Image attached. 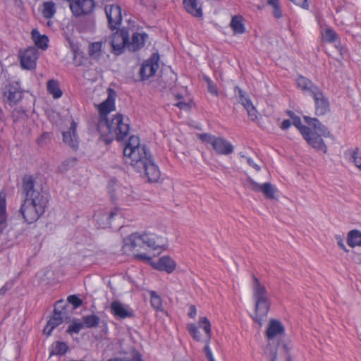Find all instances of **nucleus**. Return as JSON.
I'll return each instance as SVG.
<instances>
[{
  "mask_svg": "<svg viewBox=\"0 0 361 361\" xmlns=\"http://www.w3.org/2000/svg\"><path fill=\"white\" fill-rule=\"evenodd\" d=\"M108 97L98 105L100 120L97 130L101 137L106 143H110L115 138L118 141L123 140L130 130L128 118H124L122 114H116L111 121L106 118L107 115L114 110L116 93L109 89Z\"/></svg>",
  "mask_w": 361,
  "mask_h": 361,
  "instance_id": "f257e3e1",
  "label": "nucleus"
},
{
  "mask_svg": "<svg viewBox=\"0 0 361 361\" xmlns=\"http://www.w3.org/2000/svg\"><path fill=\"white\" fill-rule=\"evenodd\" d=\"M22 193L24 200L20 212L27 224L35 222L44 212L49 202L48 193L30 175L23 178Z\"/></svg>",
  "mask_w": 361,
  "mask_h": 361,
  "instance_id": "f03ea898",
  "label": "nucleus"
},
{
  "mask_svg": "<svg viewBox=\"0 0 361 361\" xmlns=\"http://www.w3.org/2000/svg\"><path fill=\"white\" fill-rule=\"evenodd\" d=\"M123 243V253L128 254L131 252L136 259L142 262H151V257L141 250H145L147 248L153 250L164 249L166 247V239L154 233H136L124 239Z\"/></svg>",
  "mask_w": 361,
  "mask_h": 361,
  "instance_id": "7ed1b4c3",
  "label": "nucleus"
},
{
  "mask_svg": "<svg viewBox=\"0 0 361 361\" xmlns=\"http://www.w3.org/2000/svg\"><path fill=\"white\" fill-rule=\"evenodd\" d=\"M305 121L311 127V129L304 135L303 138L312 148L322 151L323 153L328 152V148L323 137L334 139V136L328 128L324 126L317 118L304 116Z\"/></svg>",
  "mask_w": 361,
  "mask_h": 361,
  "instance_id": "20e7f679",
  "label": "nucleus"
},
{
  "mask_svg": "<svg viewBox=\"0 0 361 361\" xmlns=\"http://www.w3.org/2000/svg\"><path fill=\"white\" fill-rule=\"evenodd\" d=\"M187 330L191 337L197 342L205 343L204 352L209 361H215L210 348V341L212 336V324L207 317H200L198 324L190 323L187 325Z\"/></svg>",
  "mask_w": 361,
  "mask_h": 361,
  "instance_id": "39448f33",
  "label": "nucleus"
},
{
  "mask_svg": "<svg viewBox=\"0 0 361 361\" xmlns=\"http://www.w3.org/2000/svg\"><path fill=\"white\" fill-rule=\"evenodd\" d=\"M252 288L253 290V297L255 300V310L253 319L262 325L269 311L270 302L267 297L264 285L262 284L259 280L254 275H252Z\"/></svg>",
  "mask_w": 361,
  "mask_h": 361,
  "instance_id": "423d86ee",
  "label": "nucleus"
},
{
  "mask_svg": "<svg viewBox=\"0 0 361 361\" xmlns=\"http://www.w3.org/2000/svg\"><path fill=\"white\" fill-rule=\"evenodd\" d=\"M149 153L145 145L140 144V139L135 135L129 137L126 145L123 149V155L126 162L133 165L143 157L146 159V155Z\"/></svg>",
  "mask_w": 361,
  "mask_h": 361,
  "instance_id": "0eeeda50",
  "label": "nucleus"
},
{
  "mask_svg": "<svg viewBox=\"0 0 361 361\" xmlns=\"http://www.w3.org/2000/svg\"><path fill=\"white\" fill-rule=\"evenodd\" d=\"M67 305L63 300H58L55 305L52 315L48 320L43 332L47 336H50L57 326L61 325L65 319L67 318Z\"/></svg>",
  "mask_w": 361,
  "mask_h": 361,
  "instance_id": "6e6552de",
  "label": "nucleus"
},
{
  "mask_svg": "<svg viewBox=\"0 0 361 361\" xmlns=\"http://www.w3.org/2000/svg\"><path fill=\"white\" fill-rule=\"evenodd\" d=\"M132 166L138 172H145L149 182H157L160 178V171L152 159L150 152L146 155V159L143 157L134 162Z\"/></svg>",
  "mask_w": 361,
  "mask_h": 361,
  "instance_id": "1a4fd4ad",
  "label": "nucleus"
},
{
  "mask_svg": "<svg viewBox=\"0 0 361 361\" xmlns=\"http://www.w3.org/2000/svg\"><path fill=\"white\" fill-rule=\"evenodd\" d=\"M198 137L202 142L211 145L218 154L228 155L233 152L232 144L221 137H216L208 133L200 134Z\"/></svg>",
  "mask_w": 361,
  "mask_h": 361,
  "instance_id": "9d476101",
  "label": "nucleus"
},
{
  "mask_svg": "<svg viewBox=\"0 0 361 361\" xmlns=\"http://www.w3.org/2000/svg\"><path fill=\"white\" fill-rule=\"evenodd\" d=\"M73 15L76 17L89 16L94 12L96 7L94 0H74L69 4Z\"/></svg>",
  "mask_w": 361,
  "mask_h": 361,
  "instance_id": "9b49d317",
  "label": "nucleus"
},
{
  "mask_svg": "<svg viewBox=\"0 0 361 361\" xmlns=\"http://www.w3.org/2000/svg\"><path fill=\"white\" fill-rule=\"evenodd\" d=\"M128 39V30L121 29L114 32L110 38L109 43L112 48V52L116 55L121 54L124 48H127Z\"/></svg>",
  "mask_w": 361,
  "mask_h": 361,
  "instance_id": "f8f14e48",
  "label": "nucleus"
},
{
  "mask_svg": "<svg viewBox=\"0 0 361 361\" xmlns=\"http://www.w3.org/2000/svg\"><path fill=\"white\" fill-rule=\"evenodd\" d=\"M39 56V51L34 47H28L20 53V64L23 69L33 70L36 68V61Z\"/></svg>",
  "mask_w": 361,
  "mask_h": 361,
  "instance_id": "ddd939ff",
  "label": "nucleus"
},
{
  "mask_svg": "<svg viewBox=\"0 0 361 361\" xmlns=\"http://www.w3.org/2000/svg\"><path fill=\"white\" fill-rule=\"evenodd\" d=\"M159 54H153L149 59L146 60L142 63L140 70V75L142 80H147L154 75L159 66Z\"/></svg>",
  "mask_w": 361,
  "mask_h": 361,
  "instance_id": "4468645a",
  "label": "nucleus"
},
{
  "mask_svg": "<svg viewBox=\"0 0 361 361\" xmlns=\"http://www.w3.org/2000/svg\"><path fill=\"white\" fill-rule=\"evenodd\" d=\"M105 13L108 19L109 27L112 30L118 29L122 21L121 8L116 4L106 5Z\"/></svg>",
  "mask_w": 361,
  "mask_h": 361,
  "instance_id": "2eb2a0df",
  "label": "nucleus"
},
{
  "mask_svg": "<svg viewBox=\"0 0 361 361\" xmlns=\"http://www.w3.org/2000/svg\"><path fill=\"white\" fill-rule=\"evenodd\" d=\"M284 334L285 327L281 321L274 319L269 321L265 331V337L267 341H281V337Z\"/></svg>",
  "mask_w": 361,
  "mask_h": 361,
  "instance_id": "dca6fc26",
  "label": "nucleus"
},
{
  "mask_svg": "<svg viewBox=\"0 0 361 361\" xmlns=\"http://www.w3.org/2000/svg\"><path fill=\"white\" fill-rule=\"evenodd\" d=\"M4 96L11 105L16 104L23 97V90L18 82H13L5 87Z\"/></svg>",
  "mask_w": 361,
  "mask_h": 361,
  "instance_id": "f3484780",
  "label": "nucleus"
},
{
  "mask_svg": "<svg viewBox=\"0 0 361 361\" xmlns=\"http://www.w3.org/2000/svg\"><path fill=\"white\" fill-rule=\"evenodd\" d=\"M247 187L255 192H262L267 199H274L276 189L270 183L259 184L251 178L247 180Z\"/></svg>",
  "mask_w": 361,
  "mask_h": 361,
  "instance_id": "a211bd4d",
  "label": "nucleus"
},
{
  "mask_svg": "<svg viewBox=\"0 0 361 361\" xmlns=\"http://www.w3.org/2000/svg\"><path fill=\"white\" fill-rule=\"evenodd\" d=\"M315 103V114L323 116L329 111V103L320 89L311 95Z\"/></svg>",
  "mask_w": 361,
  "mask_h": 361,
  "instance_id": "6ab92c4d",
  "label": "nucleus"
},
{
  "mask_svg": "<svg viewBox=\"0 0 361 361\" xmlns=\"http://www.w3.org/2000/svg\"><path fill=\"white\" fill-rule=\"evenodd\" d=\"M145 263L150 264L153 269L159 271H173L177 266L175 260L169 255L162 256L157 262H153L151 258V262Z\"/></svg>",
  "mask_w": 361,
  "mask_h": 361,
  "instance_id": "aec40b11",
  "label": "nucleus"
},
{
  "mask_svg": "<svg viewBox=\"0 0 361 361\" xmlns=\"http://www.w3.org/2000/svg\"><path fill=\"white\" fill-rule=\"evenodd\" d=\"M111 313L117 319H123L133 316V312L128 310L119 301L114 300L110 305Z\"/></svg>",
  "mask_w": 361,
  "mask_h": 361,
  "instance_id": "412c9836",
  "label": "nucleus"
},
{
  "mask_svg": "<svg viewBox=\"0 0 361 361\" xmlns=\"http://www.w3.org/2000/svg\"><path fill=\"white\" fill-rule=\"evenodd\" d=\"M76 123L73 121L69 130L63 133V141L74 149L78 147V137L76 134Z\"/></svg>",
  "mask_w": 361,
  "mask_h": 361,
  "instance_id": "4be33fe9",
  "label": "nucleus"
},
{
  "mask_svg": "<svg viewBox=\"0 0 361 361\" xmlns=\"http://www.w3.org/2000/svg\"><path fill=\"white\" fill-rule=\"evenodd\" d=\"M283 344L286 343L280 341H278L276 343L275 341H267V344L264 348V354L270 358L271 361L273 359H276L278 353L279 355L283 354L281 348Z\"/></svg>",
  "mask_w": 361,
  "mask_h": 361,
  "instance_id": "5701e85b",
  "label": "nucleus"
},
{
  "mask_svg": "<svg viewBox=\"0 0 361 361\" xmlns=\"http://www.w3.org/2000/svg\"><path fill=\"white\" fill-rule=\"evenodd\" d=\"M148 35L145 33H133L131 40L128 39L127 49L131 51H136L141 49L147 39Z\"/></svg>",
  "mask_w": 361,
  "mask_h": 361,
  "instance_id": "b1692460",
  "label": "nucleus"
},
{
  "mask_svg": "<svg viewBox=\"0 0 361 361\" xmlns=\"http://www.w3.org/2000/svg\"><path fill=\"white\" fill-rule=\"evenodd\" d=\"M109 192L112 199L128 200L130 196L132 190L130 188L123 187L115 184L114 188L110 189Z\"/></svg>",
  "mask_w": 361,
  "mask_h": 361,
  "instance_id": "393cba45",
  "label": "nucleus"
},
{
  "mask_svg": "<svg viewBox=\"0 0 361 361\" xmlns=\"http://www.w3.org/2000/svg\"><path fill=\"white\" fill-rule=\"evenodd\" d=\"M297 85L299 88L305 93L309 95H312L314 94L317 90L319 88L315 85L311 80L308 78L299 76L297 79Z\"/></svg>",
  "mask_w": 361,
  "mask_h": 361,
  "instance_id": "a878e982",
  "label": "nucleus"
},
{
  "mask_svg": "<svg viewBox=\"0 0 361 361\" xmlns=\"http://www.w3.org/2000/svg\"><path fill=\"white\" fill-rule=\"evenodd\" d=\"M198 0H183V6L188 13L197 18H202L201 6H198Z\"/></svg>",
  "mask_w": 361,
  "mask_h": 361,
  "instance_id": "bb28decb",
  "label": "nucleus"
},
{
  "mask_svg": "<svg viewBox=\"0 0 361 361\" xmlns=\"http://www.w3.org/2000/svg\"><path fill=\"white\" fill-rule=\"evenodd\" d=\"M31 34L32 39L38 48L43 50L48 48L49 39L47 35H40L39 32L37 29H33Z\"/></svg>",
  "mask_w": 361,
  "mask_h": 361,
  "instance_id": "cd10ccee",
  "label": "nucleus"
},
{
  "mask_svg": "<svg viewBox=\"0 0 361 361\" xmlns=\"http://www.w3.org/2000/svg\"><path fill=\"white\" fill-rule=\"evenodd\" d=\"M149 294L150 305L156 312H164L163 300L154 290H148Z\"/></svg>",
  "mask_w": 361,
  "mask_h": 361,
  "instance_id": "c85d7f7f",
  "label": "nucleus"
},
{
  "mask_svg": "<svg viewBox=\"0 0 361 361\" xmlns=\"http://www.w3.org/2000/svg\"><path fill=\"white\" fill-rule=\"evenodd\" d=\"M230 27L235 34H243L245 32L243 18L241 16H234L230 23Z\"/></svg>",
  "mask_w": 361,
  "mask_h": 361,
  "instance_id": "c756f323",
  "label": "nucleus"
},
{
  "mask_svg": "<svg viewBox=\"0 0 361 361\" xmlns=\"http://www.w3.org/2000/svg\"><path fill=\"white\" fill-rule=\"evenodd\" d=\"M345 154L349 161L354 163L355 166L361 171V151L356 148L347 151Z\"/></svg>",
  "mask_w": 361,
  "mask_h": 361,
  "instance_id": "7c9ffc66",
  "label": "nucleus"
},
{
  "mask_svg": "<svg viewBox=\"0 0 361 361\" xmlns=\"http://www.w3.org/2000/svg\"><path fill=\"white\" fill-rule=\"evenodd\" d=\"M347 243L351 247L361 246V232L357 230L350 231L348 234Z\"/></svg>",
  "mask_w": 361,
  "mask_h": 361,
  "instance_id": "2f4dec72",
  "label": "nucleus"
},
{
  "mask_svg": "<svg viewBox=\"0 0 361 361\" xmlns=\"http://www.w3.org/2000/svg\"><path fill=\"white\" fill-rule=\"evenodd\" d=\"M68 350V346L65 342L56 341L52 344L50 349V356L54 355H65Z\"/></svg>",
  "mask_w": 361,
  "mask_h": 361,
  "instance_id": "473e14b6",
  "label": "nucleus"
},
{
  "mask_svg": "<svg viewBox=\"0 0 361 361\" xmlns=\"http://www.w3.org/2000/svg\"><path fill=\"white\" fill-rule=\"evenodd\" d=\"M100 322V318L94 314H88L82 317V324L84 328H95Z\"/></svg>",
  "mask_w": 361,
  "mask_h": 361,
  "instance_id": "72a5a7b5",
  "label": "nucleus"
},
{
  "mask_svg": "<svg viewBox=\"0 0 361 361\" xmlns=\"http://www.w3.org/2000/svg\"><path fill=\"white\" fill-rule=\"evenodd\" d=\"M56 6L53 1H44L42 4V13L47 19L51 18L56 13Z\"/></svg>",
  "mask_w": 361,
  "mask_h": 361,
  "instance_id": "f704fd0d",
  "label": "nucleus"
},
{
  "mask_svg": "<svg viewBox=\"0 0 361 361\" xmlns=\"http://www.w3.org/2000/svg\"><path fill=\"white\" fill-rule=\"evenodd\" d=\"M102 42L90 43L88 47L90 56L93 59H98L102 54Z\"/></svg>",
  "mask_w": 361,
  "mask_h": 361,
  "instance_id": "c9c22d12",
  "label": "nucleus"
},
{
  "mask_svg": "<svg viewBox=\"0 0 361 361\" xmlns=\"http://www.w3.org/2000/svg\"><path fill=\"white\" fill-rule=\"evenodd\" d=\"M47 90L55 99H58L62 95V91L61 90L59 84L56 80H50L48 81Z\"/></svg>",
  "mask_w": 361,
  "mask_h": 361,
  "instance_id": "e433bc0d",
  "label": "nucleus"
},
{
  "mask_svg": "<svg viewBox=\"0 0 361 361\" xmlns=\"http://www.w3.org/2000/svg\"><path fill=\"white\" fill-rule=\"evenodd\" d=\"M6 219V200L4 197L0 196V232L5 228Z\"/></svg>",
  "mask_w": 361,
  "mask_h": 361,
  "instance_id": "4c0bfd02",
  "label": "nucleus"
},
{
  "mask_svg": "<svg viewBox=\"0 0 361 361\" xmlns=\"http://www.w3.org/2000/svg\"><path fill=\"white\" fill-rule=\"evenodd\" d=\"M293 124L299 130L302 137L304 135H307V133L311 129L310 126L308 127L302 125L300 118L298 116H294Z\"/></svg>",
  "mask_w": 361,
  "mask_h": 361,
  "instance_id": "58836bf2",
  "label": "nucleus"
},
{
  "mask_svg": "<svg viewBox=\"0 0 361 361\" xmlns=\"http://www.w3.org/2000/svg\"><path fill=\"white\" fill-rule=\"evenodd\" d=\"M281 350L283 351V354L279 355L276 359H273L272 361H291V355L288 345L287 344H283Z\"/></svg>",
  "mask_w": 361,
  "mask_h": 361,
  "instance_id": "ea45409f",
  "label": "nucleus"
},
{
  "mask_svg": "<svg viewBox=\"0 0 361 361\" xmlns=\"http://www.w3.org/2000/svg\"><path fill=\"white\" fill-rule=\"evenodd\" d=\"M243 106L247 110L248 116L251 118V120L255 121L257 118V112L255 106L252 105L251 101H246V102L243 104Z\"/></svg>",
  "mask_w": 361,
  "mask_h": 361,
  "instance_id": "a19ab883",
  "label": "nucleus"
},
{
  "mask_svg": "<svg viewBox=\"0 0 361 361\" xmlns=\"http://www.w3.org/2000/svg\"><path fill=\"white\" fill-rule=\"evenodd\" d=\"M82 322H80L79 320H74L73 323L68 326L67 329V333L72 334H78L80 331L83 329Z\"/></svg>",
  "mask_w": 361,
  "mask_h": 361,
  "instance_id": "79ce46f5",
  "label": "nucleus"
},
{
  "mask_svg": "<svg viewBox=\"0 0 361 361\" xmlns=\"http://www.w3.org/2000/svg\"><path fill=\"white\" fill-rule=\"evenodd\" d=\"M204 79L207 84L208 91L211 94H212L215 96H217L219 94V90H218V87H217L216 85L214 84L212 82V80L207 76H204Z\"/></svg>",
  "mask_w": 361,
  "mask_h": 361,
  "instance_id": "37998d69",
  "label": "nucleus"
},
{
  "mask_svg": "<svg viewBox=\"0 0 361 361\" xmlns=\"http://www.w3.org/2000/svg\"><path fill=\"white\" fill-rule=\"evenodd\" d=\"M67 300L75 309L78 308L82 304V300L76 295H71L68 296Z\"/></svg>",
  "mask_w": 361,
  "mask_h": 361,
  "instance_id": "c03bdc74",
  "label": "nucleus"
},
{
  "mask_svg": "<svg viewBox=\"0 0 361 361\" xmlns=\"http://www.w3.org/2000/svg\"><path fill=\"white\" fill-rule=\"evenodd\" d=\"M103 216H104V213H98L95 215L96 220H97V223L99 224V225L100 226V227L106 228V227L110 226V225H111L110 221L106 220L105 217H103Z\"/></svg>",
  "mask_w": 361,
  "mask_h": 361,
  "instance_id": "a18cd8bd",
  "label": "nucleus"
},
{
  "mask_svg": "<svg viewBox=\"0 0 361 361\" xmlns=\"http://www.w3.org/2000/svg\"><path fill=\"white\" fill-rule=\"evenodd\" d=\"M324 37L326 42H335L337 38V34L331 29H326L325 30Z\"/></svg>",
  "mask_w": 361,
  "mask_h": 361,
  "instance_id": "49530a36",
  "label": "nucleus"
},
{
  "mask_svg": "<svg viewBox=\"0 0 361 361\" xmlns=\"http://www.w3.org/2000/svg\"><path fill=\"white\" fill-rule=\"evenodd\" d=\"M51 136L49 133H43L37 139V143L39 146H44L51 141Z\"/></svg>",
  "mask_w": 361,
  "mask_h": 361,
  "instance_id": "de8ad7c7",
  "label": "nucleus"
},
{
  "mask_svg": "<svg viewBox=\"0 0 361 361\" xmlns=\"http://www.w3.org/2000/svg\"><path fill=\"white\" fill-rule=\"evenodd\" d=\"M234 92L236 95H238L240 99L239 102L242 105L244 104L246 101H250V99L245 97L244 92L238 86L235 87Z\"/></svg>",
  "mask_w": 361,
  "mask_h": 361,
  "instance_id": "09e8293b",
  "label": "nucleus"
},
{
  "mask_svg": "<svg viewBox=\"0 0 361 361\" xmlns=\"http://www.w3.org/2000/svg\"><path fill=\"white\" fill-rule=\"evenodd\" d=\"M295 5L302 8L303 9L308 10L309 9V4L307 0H290Z\"/></svg>",
  "mask_w": 361,
  "mask_h": 361,
  "instance_id": "8fccbe9b",
  "label": "nucleus"
},
{
  "mask_svg": "<svg viewBox=\"0 0 361 361\" xmlns=\"http://www.w3.org/2000/svg\"><path fill=\"white\" fill-rule=\"evenodd\" d=\"M118 209L117 208L114 209L109 213H104V216L106 220L111 221L115 216L118 214Z\"/></svg>",
  "mask_w": 361,
  "mask_h": 361,
  "instance_id": "3c124183",
  "label": "nucleus"
},
{
  "mask_svg": "<svg viewBox=\"0 0 361 361\" xmlns=\"http://www.w3.org/2000/svg\"><path fill=\"white\" fill-rule=\"evenodd\" d=\"M272 7V13L275 18H280L282 17V11L279 5H276Z\"/></svg>",
  "mask_w": 361,
  "mask_h": 361,
  "instance_id": "603ef678",
  "label": "nucleus"
},
{
  "mask_svg": "<svg viewBox=\"0 0 361 361\" xmlns=\"http://www.w3.org/2000/svg\"><path fill=\"white\" fill-rule=\"evenodd\" d=\"M188 315L191 319H194L197 316V309L194 305L189 307Z\"/></svg>",
  "mask_w": 361,
  "mask_h": 361,
  "instance_id": "864d4df0",
  "label": "nucleus"
},
{
  "mask_svg": "<svg viewBox=\"0 0 361 361\" xmlns=\"http://www.w3.org/2000/svg\"><path fill=\"white\" fill-rule=\"evenodd\" d=\"M247 163L252 166L253 169H255L256 171H259L260 169V167L258 164L254 162L253 159L249 157L246 158Z\"/></svg>",
  "mask_w": 361,
  "mask_h": 361,
  "instance_id": "5fc2aeb1",
  "label": "nucleus"
},
{
  "mask_svg": "<svg viewBox=\"0 0 361 361\" xmlns=\"http://www.w3.org/2000/svg\"><path fill=\"white\" fill-rule=\"evenodd\" d=\"M175 105L176 106H178L180 109H185V110H187V109H190V105L187 102H178Z\"/></svg>",
  "mask_w": 361,
  "mask_h": 361,
  "instance_id": "6e6d98bb",
  "label": "nucleus"
},
{
  "mask_svg": "<svg viewBox=\"0 0 361 361\" xmlns=\"http://www.w3.org/2000/svg\"><path fill=\"white\" fill-rule=\"evenodd\" d=\"M336 240L338 243V245L345 252H348V250L346 249L345 245L343 243V240L341 236H336Z\"/></svg>",
  "mask_w": 361,
  "mask_h": 361,
  "instance_id": "4d7b16f0",
  "label": "nucleus"
},
{
  "mask_svg": "<svg viewBox=\"0 0 361 361\" xmlns=\"http://www.w3.org/2000/svg\"><path fill=\"white\" fill-rule=\"evenodd\" d=\"M291 123H292L290 122V120H288V119L284 120V121L281 123V126H280V128H281L282 130H286V129H288V128H290V127Z\"/></svg>",
  "mask_w": 361,
  "mask_h": 361,
  "instance_id": "13d9d810",
  "label": "nucleus"
},
{
  "mask_svg": "<svg viewBox=\"0 0 361 361\" xmlns=\"http://www.w3.org/2000/svg\"><path fill=\"white\" fill-rule=\"evenodd\" d=\"M130 361H144L142 359V355L139 353H135L133 354L132 359Z\"/></svg>",
  "mask_w": 361,
  "mask_h": 361,
  "instance_id": "bf43d9fd",
  "label": "nucleus"
},
{
  "mask_svg": "<svg viewBox=\"0 0 361 361\" xmlns=\"http://www.w3.org/2000/svg\"><path fill=\"white\" fill-rule=\"evenodd\" d=\"M268 4L271 6L279 5V0H268Z\"/></svg>",
  "mask_w": 361,
  "mask_h": 361,
  "instance_id": "052dcab7",
  "label": "nucleus"
},
{
  "mask_svg": "<svg viewBox=\"0 0 361 361\" xmlns=\"http://www.w3.org/2000/svg\"><path fill=\"white\" fill-rule=\"evenodd\" d=\"M287 114L293 120L294 116H296L294 112L291 111H288Z\"/></svg>",
  "mask_w": 361,
  "mask_h": 361,
  "instance_id": "680f3d73",
  "label": "nucleus"
},
{
  "mask_svg": "<svg viewBox=\"0 0 361 361\" xmlns=\"http://www.w3.org/2000/svg\"><path fill=\"white\" fill-rule=\"evenodd\" d=\"M108 361H126V360L119 359V358H113V359L109 360Z\"/></svg>",
  "mask_w": 361,
  "mask_h": 361,
  "instance_id": "e2e57ef3",
  "label": "nucleus"
},
{
  "mask_svg": "<svg viewBox=\"0 0 361 361\" xmlns=\"http://www.w3.org/2000/svg\"><path fill=\"white\" fill-rule=\"evenodd\" d=\"M7 290H8L7 288H6L5 287H3L2 289H0V294L5 293Z\"/></svg>",
  "mask_w": 361,
  "mask_h": 361,
  "instance_id": "0e129e2a",
  "label": "nucleus"
},
{
  "mask_svg": "<svg viewBox=\"0 0 361 361\" xmlns=\"http://www.w3.org/2000/svg\"><path fill=\"white\" fill-rule=\"evenodd\" d=\"M68 161H64V162L63 163V166H66V165H68Z\"/></svg>",
  "mask_w": 361,
  "mask_h": 361,
  "instance_id": "69168bd1",
  "label": "nucleus"
}]
</instances>
